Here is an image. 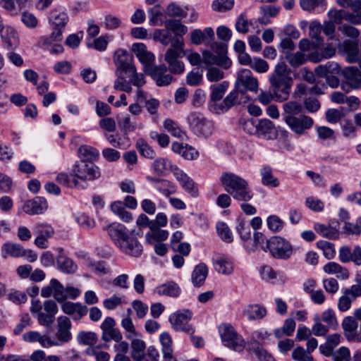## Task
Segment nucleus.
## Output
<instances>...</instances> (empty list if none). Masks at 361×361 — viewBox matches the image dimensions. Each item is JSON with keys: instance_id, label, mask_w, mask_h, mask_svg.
<instances>
[{"instance_id": "nucleus-1", "label": "nucleus", "mask_w": 361, "mask_h": 361, "mask_svg": "<svg viewBox=\"0 0 361 361\" xmlns=\"http://www.w3.org/2000/svg\"><path fill=\"white\" fill-rule=\"evenodd\" d=\"M290 73V70L284 62L277 63L274 72L269 76L271 84L269 90L261 92L258 96L259 102L264 105H268L272 101L277 102L287 101L293 85V79Z\"/></svg>"}, {"instance_id": "nucleus-2", "label": "nucleus", "mask_w": 361, "mask_h": 361, "mask_svg": "<svg viewBox=\"0 0 361 361\" xmlns=\"http://www.w3.org/2000/svg\"><path fill=\"white\" fill-rule=\"evenodd\" d=\"M107 233L115 245L123 254L132 257H140L143 246L133 231L124 225L113 223L106 227Z\"/></svg>"}, {"instance_id": "nucleus-3", "label": "nucleus", "mask_w": 361, "mask_h": 361, "mask_svg": "<svg viewBox=\"0 0 361 361\" xmlns=\"http://www.w3.org/2000/svg\"><path fill=\"white\" fill-rule=\"evenodd\" d=\"M219 181L225 191L237 201L248 202L254 196L248 181L233 172H223L219 178Z\"/></svg>"}, {"instance_id": "nucleus-4", "label": "nucleus", "mask_w": 361, "mask_h": 361, "mask_svg": "<svg viewBox=\"0 0 361 361\" xmlns=\"http://www.w3.org/2000/svg\"><path fill=\"white\" fill-rule=\"evenodd\" d=\"M72 171L75 178L73 180L75 188L81 190L87 188L88 180H94L100 176L99 167L88 161H80L76 163Z\"/></svg>"}, {"instance_id": "nucleus-5", "label": "nucleus", "mask_w": 361, "mask_h": 361, "mask_svg": "<svg viewBox=\"0 0 361 361\" xmlns=\"http://www.w3.org/2000/svg\"><path fill=\"white\" fill-rule=\"evenodd\" d=\"M191 131L198 137L208 138L215 132V126L212 120L198 112H192L187 117Z\"/></svg>"}, {"instance_id": "nucleus-6", "label": "nucleus", "mask_w": 361, "mask_h": 361, "mask_svg": "<svg viewBox=\"0 0 361 361\" xmlns=\"http://www.w3.org/2000/svg\"><path fill=\"white\" fill-rule=\"evenodd\" d=\"M266 247L273 257L283 260L288 259L294 250L290 243L281 236H273L267 240Z\"/></svg>"}, {"instance_id": "nucleus-7", "label": "nucleus", "mask_w": 361, "mask_h": 361, "mask_svg": "<svg viewBox=\"0 0 361 361\" xmlns=\"http://www.w3.org/2000/svg\"><path fill=\"white\" fill-rule=\"evenodd\" d=\"M193 312L189 309L178 310L169 316V321L175 331L195 334V328L190 324Z\"/></svg>"}, {"instance_id": "nucleus-8", "label": "nucleus", "mask_w": 361, "mask_h": 361, "mask_svg": "<svg viewBox=\"0 0 361 361\" xmlns=\"http://www.w3.org/2000/svg\"><path fill=\"white\" fill-rule=\"evenodd\" d=\"M219 331L225 346L238 352L243 350L245 341L231 325L222 324L219 326Z\"/></svg>"}, {"instance_id": "nucleus-9", "label": "nucleus", "mask_w": 361, "mask_h": 361, "mask_svg": "<svg viewBox=\"0 0 361 361\" xmlns=\"http://www.w3.org/2000/svg\"><path fill=\"white\" fill-rule=\"evenodd\" d=\"M235 87L241 94H245L247 91L257 92L259 83L257 79L253 77L250 70L243 69L238 73Z\"/></svg>"}, {"instance_id": "nucleus-10", "label": "nucleus", "mask_w": 361, "mask_h": 361, "mask_svg": "<svg viewBox=\"0 0 361 361\" xmlns=\"http://www.w3.org/2000/svg\"><path fill=\"white\" fill-rule=\"evenodd\" d=\"M114 63L118 75H126L130 72H135L133 56L126 49H121L115 51Z\"/></svg>"}, {"instance_id": "nucleus-11", "label": "nucleus", "mask_w": 361, "mask_h": 361, "mask_svg": "<svg viewBox=\"0 0 361 361\" xmlns=\"http://www.w3.org/2000/svg\"><path fill=\"white\" fill-rule=\"evenodd\" d=\"M33 234L36 236L34 243L42 249L48 247V240L55 233L53 226L47 223L37 222L32 227Z\"/></svg>"}, {"instance_id": "nucleus-12", "label": "nucleus", "mask_w": 361, "mask_h": 361, "mask_svg": "<svg viewBox=\"0 0 361 361\" xmlns=\"http://www.w3.org/2000/svg\"><path fill=\"white\" fill-rule=\"evenodd\" d=\"M341 75L346 81L341 85L342 90L348 92L353 89H361V72L356 66L345 67L341 70Z\"/></svg>"}, {"instance_id": "nucleus-13", "label": "nucleus", "mask_w": 361, "mask_h": 361, "mask_svg": "<svg viewBox=\"0 0 361 361\" xmlns=\"http://www.w3.org/2000/svg\"><path fill=\"white\" fill-rule=\"evenodd\" d=\"M71 328L72 323L68 317L60 316L57 318L56 331L54 336L59 346L68 343L73 339Z\"/></svg>"}, {"instance_id": "nucleus-14", "label": "nucleus", "mask_w": 361, "mask_h": 361, "mask_svg": "<svg viewBox=\"0 0 361 361\" xmlns=\"http://www.w3.org/2000/svg\"><path fill=\"white\" fill-rule=\"evenodd\" d=\"M283 121L298 135L305 134V131L314 125V120L305 114L294 116Z\"/></svg>"}, {"instance_id": "nucleus-15", "label": "nucleus", "mask_w": 361, "mask_h": 361, "mask_svg": "<svg viewBox=\"0 0 361 361\" xmlns=\"http://www.w3.org/2000/svg\"><path fill=\"white\" fill-rule=\"evenodd\" d=\"M167 71V67L163 64L154 66V68H148L147 75H150L156 81L157 86L162 87L169 85L173 80L172 75Z\"/></svg>"}, {"instance_id": "nucleus-16", "label": "nucleus", "mask_w": 361, "mask_h": 361, "mask_svg": "<svg viewBox=\"0 0 361 361\" xmlns=\"http://www.w3.org/2000/svg\"><path fill=\"white\" fill-rule=\"evenodd\" d=\"M49 23L51 29L64 32L65 27L69 21L67 13L61 8H54L49 14Z\"/></svg>"}, {"instance_id": "nucleus-17", "label": "nucleus", "mask_w": 361, "mask_h": 361, "mask_svg": "<svg viewBox=\"0 0 361 361\" xmlns=\"http://www.w3.org/2000/svg\"><path fill=\"white\" fill-rule=\"evenodd\" d=\"M339 260L343 263L353 262L355 265H361V247L355 245L353 250L348 246H343L339 249Z\"/></svg>"}, {"instance_id": "nucleus-18", "label": "nucleus", "mask_w": 361, "mask_h": 361, "mask_svg": "<svg viewBox=\"0 0 361 361\" xmlns=\"http://www.w3.org/2000/svg\"><path fill=\"white\" fill-rule=\"evenodd\" d=\"M133 49L140 62L144 65V71L147 74V69L149 68H154L152 65L154 61V55L147 50V47L143 43H135L133 45Z\"/></svg>"}, {"instance_id": "nucleus-19", "label": "nucleus", "mask_w": 361, "mask_h": 361, "mask_svg": "<svg viewBox=\"0 0 361 361\" xmlns=\"http://www.w3.org/2000/svg\"><path fill=\"white\" fill-rule=\"evenodd\" d=\"M23 209L29 215L41 214L48 209V202L44 197L37 196L26 201Z\"/></svg>"}, {"instance_id": "nucleus-20", "label": "nucleus", "mask_w": 361, "mask_h": 361, "mask_svg": "<svg viewBox=\"0 0 361 361\" xmlns=\"http://www.w3.org/2000/svg\"><path fill=\"white\" fill-rule=\"evenodd\" d=\"M174 176L176 180L179 182L181 187L191 197H197L198 196V188L197 184L185 173H184L182 170L177 169L174 172Z\"/></svg>"}, {"instance_id": "nucleus-21", "label": "nucleus", "mask_w": 361, "mask_h": 361, "mask_svg": "<svg viewBox=\"0 0 361 361\" xmlns=\"http://www.w3.org/2000/svg\"><path fill=\"white\" fill-rule=\"evenodd\" d=\"M214 30L210 27H205L203 30L195 29L190 34L191 42L196 45L203 43L208 46L214 40Z\"/></svg>"}, {"instance_id": "nucleus-22", "label": "nucleus", "mask_w": 361, "mask_h": 361, "mask_svg": "<svg viewBox=\"0 0 361 361\" xmlns=\"http://www.w3.org/2000/svg\"><path fill=\"white\" fill-rule=\"evenodd\" d=\"M228 87L229 82L228 81H223L221 83L212 85L210 86L211 94L208 106L212 112H213V109L216 107L214 104H219V102H221Z\"/></svg>"}, {"instance_id": "nucleus-23", "label": "nucleus", "mask_w": 361, "mask_h": 361, "mask_svg": "<svg viewBox=\"0 0 361 361\" xmlns=\"http://www.w3.org/2000/svg\"><path fill=\"white\" fill-rule=\"evenodd\" d=\"M283 121L301 115L304 112V107L302 103L296 100H290L283 103L282 106Z\"/></svg>"}, {"instance_id": "nucleus-24", "label": "nucleus", "mask_w": 361, "mask_h": 361, "mask_svg": "<svg viewBox=\"0 0 361 361\" xmlns=\"http://www.w3.org/2000/svg\"><path fill=\"white\" fill-rule=\"evenodd\" d=\"M328 14L331 18L334 20L335 23H338L342 19H344L354 25L361 24V13H352L343 10H330Z\"/></svg>"}, {"instance_id": "nucleus-25", "label": "nucleus", "mask_w": 361, "mask_h": 361, "mask_svg": "<svg viewBox=\"0 0 361 361\" xmlns=\"http://www.w3.org/2000/svg\"><path fill=\"white\" fill-rule=\"evenodd\" d=\"M239 93H240V91L235 87L224 100L219 102V104H214L216 107L213 109V112L215 114L224 113L235 106L238 103Z\"/></svg>"}, {"instance_id": "nucleus-26", "label": "nucleus", "mask_w": 361, "mask_h": 361, "mask_svg": "<svg viewBox=\"0 0 361 361\" xmlns=\"http://www.w3.org/2000/svg\"><path fill=\"white\" fill-rule=\"evenodd\" d=\"M1 32V39L5 49L13 50L18 46V32L13 27L10 26L3 27Z\"/></svg>"}, {"instance_id": "nucleus-27", "label": "nucleus", "mask_w": 361, "mask_h": 361, "mask_svg": "<svg viewBox=\"0 0 361 361\" xmlns=\"http://www.w3.org/2000/svg\"><path fill=\"white\" fill-rule=\"evenodd\" d=\"M271 334L267 330L259 329L254 331L250 336V341L247 344V350L251 351L252 350L263 348L262 342L267 340Z\"/></svg>"}, {"instance_id": "nucleus-28", "label": "nucleus", "mask_w": 361, "mask_h": 361, "mask_svg": "<svg viewBox=\"0 0 361 361\" xmlns=\"http://www.w3.org/2000/svg\"><path fill=\"white\" fill-rule=\"evenodd\" d=\"M159 340L162 345V354L164 361H177L173 356L172 338L167 332H163L159 336Z\"/></svg>"}, {"instance_id": "nucleus-29", "label": "nucleus", "mask_w": 361, "mask_h": 361, "mask_svg": "<svg viewBox=\"0 0 361 361\" xmlns=\"http://www.w3.org/2000/svg\"><path fill=\"white\" fill-rule=\"evenodd\" d=\"M208 267L204 263L196 265L191 274V281L195 287H200L204 283L208 275Z\"/></svg>"}, {"instance_id": "nucleus-30", "label": "nucleus", "mask_w": 361, "mask_h": 361, "mask_svg": "<svg viewBox=\"0 0 361 361\" xmlns=\"http://www.w3.org/2000/svg\"><path fill=\"white\" fill-rule=\"evenodd\" d=\"M154 293L159 295L177 298L181 293L180 286L173 281H169L156 287Z\"/></svg>"}, {"instance_id": "nucleus-31", "label": "nucleus", "mask_w": 361, "mask_h": 361, "mask_svg": "<svg viewBox=\"0 0 361 361\" xmlns=\"http://www.w3.org/2000/svg\"><path fill=\"white\" fill-rule=\"evenodd\" d=\"M257 135L268 140L276 137V129L272 121L269 119H262L257 121Z\"/></svg>"}, {"instance_id": "nucleus-32", "label": "nucleus", "mask_w": 361, "mask_h": 361, "mask_svg": "<svg viewBox=\"0 0 361 361\" xmlns=\"http://www.w3.org/2000/svg\"><path fill=\"white\" fill-rule=\"evenodd\" d=\"M334 222H332L329 226H326L322 224L315 223L314 224V231L322 235L324 238L335 240L337 239L339 236L338 228H336V226H334Z\"/></svg>"}, {"instance_id": "nucleus-33", "label": "nucleus", "mask_w": 361, "mask_h": 361, "mask_svg": "<svg viewBox=\"0 0 361 361\" xmlns=\"http://www.w3.org/2000/svg\"><path fill=\"white\" fill-rule=\"evenodd\" d=\"M243 314L250 321L259 320L267 315V310L259 304L250 305L244 309Z\"/></svg>"}, {"instance_id": "nucleus-34", "label": "nucleus", "mask_w": 361, "mask_h": 361, "mask_svg": "<svg viewBox=\"0 0 361 361\" xmlns=\"http://www.w3.org/2000/svg\"><path fill=\"white\" fill-rule=\"evenodd\" d=\"M184 47V43L181 42L180 39L176 37L175 39L173 40V44L171 48H169L166 54H165V61L167 63H171L176 61H178L179 57H181L183 49Z\"/></svg>"}, {"instance_id": "nucleus-35", "label": "nucleus", "mask_w": 361, "mask_h": 361, "mask_svg": "<svg viewBox=\"0 0 361 361\" xmlns=\"http://www.w3.org/2000/svg\"><path fill=\"white\" fill-rule=\"evenodd\" d=\"M215 270L224 275H231L233 272V264L227 257L219 256L214 259Z\"/></svg>"}, {"instance_id": "nucleus-36", "label": "nucleus", "mask_w": 361, "mask_h": 361, "mask_svg": "<svg viewBox=\"0 0 361 361\" xmlns=\"http://www.w3.org/2000/svg\"><path fill=\"white\" fill-rule=\"evenodd\" d=\"M56 260L57 269L64 274H74L78 269L77 264L66 256L57 255Z\"/></svg>"}, {"instance_id": "nucleus-37", "label": "nucleus", "mask_w": 361, "mask_h": 361, "mask_svg": "<svg viewBox=\"0 0 361 361\" xmlns=\"http://www.w3.org/2000/svg\"><path fill=\"white\" fill-rule=\"evenodd\" d=\"M261 183L263 185L269 188H277L280 182L277 178L273 174V169L269 166H265L260 169Z\"/></svg>"}, {"instance_id": "nucleus-38", "label": "nucleus", "mask_w": 361, "mask_h": 361, "mask_svg": "<svg viewBox=\"0 0 361 361\" xmlns=\"http://www.w3.org/2000/svg\"><path fill=\"white\" fill-rule=\"evenodd\" d=\"M203 62L206 64H216L224 67L225 69L231 66V61L229 59H223L214 54L210 51H204L202 52Z\"/></svg>"}, {"instance_id": "nucleus-39", "label": "nucleus", "mask_w": 361, "mask_h": 361, "mask_svg": "<svg viewBox=\"0 0 361 361\" xmlns=\"http://www.w3.org/2000/svg\"><path fill=\"white\" fill-rule=\"evenodd\" d=\"M264 240L265 237L262 233L255 232L253 235V242H252L250 239V241H248L247 243H243V247L249 253L255 252L259 247L264 252H267L266 245H264Z\"/></svg>"}, {"instance_id": "nucleus-40", "label": "nucleus", "mask_w": 361, "mask_h": 361, "mask_svg": "<svg viewBox=\"0 0 361 361\" xmlns=\"http://www.w3.org/2000/svg\"><path fill=\"white\" fill-rule=\"evenodd\" d=\"M344 334L348 341H354L356 336L357 323L352 317H345L342 322Z\"/></svg>"}, {"instance_id": "nucleus-41", "label": "nucleus", "mask_w": 361, "mask_h": 361, "mask_svg": "<svg viewBox=\"0 0 361 361\" xmlns=\"http://www.w3.org/2000/svg\"><path fill=\"white\" fill-rule=\"evenodd\" d=\"M146 343L139 338H134L131 341V357L134 361H140L145 353Z\"/></svg>"}, {"instance_id": "nucleus-42", "label": "nucleus", "mask_w": 361, "mask_h": 361, "mask_svg": "<svg viewBox=\"0 0 361 361\" xmlns=\"http://www.w3.org/2000/svg\"><path fill=\"white\" fill-rule=\"evenodd\" d=\"M172 167L171 162L166 158H158L152 164V168L154 173L158 176H165Z\"/></svg>"}, {"instance_id": "nucleus-43", "label": "nucleus", "mask_w": 361, "mask_h": 361, "mask_svg": "<svg viewBox=\"0 0 361 361\" xmlns=\"http://www.w3.org/2000/svg\"><path fill=\"white\" fill-rule=\"evenodd\" d=\"M80 161L93 163L99 157V151L92 147L82 145L78 149Z\"/></svg>"}, {"instance_id": "nucleus-44", "label": "nucleus", "mask_w": 361, "mask_h": 361, "mask_svg": "<svg viewBox=\"0 0 361 361\" xmlns=\"http://www.w3.org/2000/svg\"><path fill=\"white\" fill-rule=\"evenodd\" d=\"M295 326L296 324L293 319H286L284 321L283 326L275 329L274 334L277 338H281L284 336H292L295 331Z\"/></svg>"}, {"instance_id": "nucleus-45", "label": "nucleus", "mask_w": 361, "mask_h": 361, "mask_svg": "<svg viewBox=\"0 0 361 361\" xmlns=\"http://www.w3.org/2000/svg\"><path fill=\"white\" fill-rule=\"evenodd\" d=\"M23 252V247L18 243H5L2 245V255L4 257L9 255L12 257H22Z\"/></svg>"}, {"instance_id": "nucleus-46", "label": "nucleus", "mask_w": 361, "mask_h": 361, "mask_svg": "<svg viewBox=\"0 0 361 361\" xmlns=\"http://www.w3.org/2000/svg\"><path fill=\"white\" fill-rule=\"evenodd\" d=\"M77 341L80 345H94L98 341L97 334L92 331H80L76 336Z\"/></svg>"}, {"instance_id": "nucleus-47", "label": "nucleus", "mask_w": 361, "mask_h": 361, "mask_svg": "<svg viewBox=\"0 0 361 361\" xmlns=\"http://www.w3.org/2000/svg\"><path fill=\"white\" fill-rule=\"evenodd\" d=\"M149 22L152 26H161L165 21L164 15L160 9V6L157 5L148 11Z\"/></svg>"}, {"instance_id": "nucleus-48", "label": "nucleus", "mask_w": 361, "mask_h": 361, "mask_svg": "<svg viewBox=\"0 0 361 361\" xmlns=\"http://www.w3.org/2000/svg\"><path fill=\"white\" fill-rule=\"evenodd\" d=\"M154 188L166 197L175 194L177 190V186L166 179L161 180L159 184L154 185Z\"/></svg>"}, {"instance_id": "nucleus-49", "label": "nucleus", "mask_w": 361, "mask_h": 361, "mask_svg": "<svg viewBox=\"0 0 361 361\" xmlns=\"http://www.w3.org/2000/svg\"><path fill=\"white\" fill-rule=\"evenodd\" d=\"M301 8L307 11H313L316 9L324 11L326 9V1L325 0H300Z\"/></svg>"}, {"instance_id": "nucleus-50", "label": "nucleus", "mask_w": 361, "mask_h": 361, "mask_svg": "<svg viewBox=\"0 0 361 361\" xmlns=\"http://www.w3.org/2000/svg\"><path fill=\"white\" fill-rule=\"evenodd\" d=\"M355 281L357 284L353 285L350 288H345L341 290L342 293L350 300L351 303L358 297L361 296V277H357Z\"/></svg>"}, {"instance_id": "nucleus-51", "label": "nucleus", "mask_w": 361, "mask_h": 361, "mask_svg": "<svg viewBox=\"0 0 361 361\" xmlns=\"http://www.w3.org/2000/svg\"><path fill=\"white\" fill-rule=\"evenodd\" d=\"M136 148L140 155L145 158L152 159L156 157L155 151L145 140L142 138L137 140Z\"/></svg>"}, {"instance_id": "nucleus-52", "label": "nucleus", "mask_w": 361, "mask_h": 361, "mask_svg": "<svg viewBox=\"0 0 361 361\" xmlns=\"http://www.w3.org/2000/svg\"><path fill=\"white\" fill-rule=\"evenodd\" d=\"M236 231L243 243H247L250 241L251 231L250 226L246 224L244 220L238 219L236 225Z\"/></svg>"}, {"instance_id": "nucleus-53", "label": "nucleus", "mask_w": 361, "mask_h": 361, "mask_svg": "<svg viewBox=\"0 0 361 361\" xmlns=\"http://www.w3.org/2000/svg\"><path fill=\"white\" fill-rule=\"evenodd\" d=\"M164 126L169 133L176 137L183 138V136L185 135V131L172 119H166L164 123Z\"/></svg>"}, {"instance_id": "nucleus-54", "label": "nucleus", "mask_w": 361, "mask_h": 361, "mask_svg": "<svg viewBox=\"0 0 361 361\" xmlns=\"http://www.w3.org/2000/svg\"><path fill=\"white\" fill-rule=\"evenodd\" d=\"M169 237V232L166 230H157L155 232H148L145 234V240L149 245L164 241Z\"/></svg>"}, {"instance_id": "nucleus-55", "label": "nucleus", "mask_w": 361, "mask_h": 361, "mask_svg": "<svg viewBox=\"0 0 361 361\" xmlns=\"http://www.w3.org/2000/svg\"><path fill=\"white\" fill-rule=\"evenodd\" d=\"M50 284L52 286L54 299L59 302H64L66 300V297L64 296L65 287L63 284L56 279H52L50 281Z\"/></svg>"}, {"instance_id": "nucleus-56", "label": "nucleus", "mask_w": 361, "mask_h": 361, "mask_svg": "<svg viewBox=\"0 0 361 361\" xmlns=\"http://www.w3.org/2000/svg\"><path fill=\"white\" fill-rule=\"evenodd\" d=\"M153 37L154 40L159 41L164 46L170 43L171 45L173 44V36H171V34L166 28L155 30Z\"/></svg>"}, {"instance_id": "nucleus-57", "label": "nucleus", "mask_w": 361, "mask_h": 361, "mask_svg": "<svg viewBox=\"0 0 361 361\" xmlns=\"http://www.w3.org/2000/svg\"><path fill=\"white\" fill-rule=\"evenodd\" d=\"M321 321L325 322L329 328L335 330L338 326V321L335 312L333 309L329 308L322 314Z\"/></svg>"}, {"instance_id": "nucleus-58", "label": "nucleus", "mask_w": 361, "mask_h": 361, "mask_svg": "<svg viewBox=\"0 0 361 361\" xmlns=\"http://www.w3.org/2000/svg\"><path fill=\"white\" fill-rule=\"evenodd\" d=\"M267 224L269 230L274 233H279L284 227V221L276 215H270L267 219Z\"/></svg>"}, {"instance_id": "nucleus-59", "label": "nucleus", "mask_w": 361, "mask_h": 361, "mask_svg": "<svg viewBox=\"0 0 361 361\" xmlns=\"http://www.w3.org/2000/svg\"><path fill=\"white\" fill-rule=\"evenodd\" d=\"M62 31L59 30L52 29V32L50 35L43 36L40 39V42L42 45H51L58 43L62 40Z\"/></svg>"}, {"instance_id": "nucleus-60", "label": "nucleus", "mask_w": 361, "mask_h": 361, "mask_svg": "<svg viewBox=\"0 0 361 361\" xmlns=\"http://www.w3.org/2000/svg\"><path fill=\"white\" fill-rule=\"evenodd\" d=\"M345 116L344 108L329 109L326 112V119L330 123H336Z\"/></svg>"}, {"instance_id": "nucleus-61", "label": "nucleus", "mask_w": 361, "mask_h": 361, "mask_svg": "<svg viewBox=\"0 0 361 361\" xmlns=\"http://www.w3.org/2000/svg\"><path fill=\"white\" fill-rule=\"evenodd\" d=\"M216 231L223 241L228 243L233 242L232 233L226 223H218L216 225Z\"/></svg>"}, {"instance_id": "nucleus-62", "label": "nucleus", "mask_w": 361, "mask_h": 361, "mask_svg": "<svg viewBox=\"0 0 361 361\" xmlns=\"http://www.w3.org/2000/svg\"><path fill=\"white\" fill-rule=\"evenodd\" d=\"M317 246L323 251V254L326 259H331L334 257L336 251L333 243L325 240H319L317 243Z\"/></svg>"}, {"instance_id": "nucleus-63", "label": "nucleus", "mask_w": 361, "mask_h": 361, "mask_svg": "<svg viewBox=\"0 0 361 361\" xmlns=\"http://www.w3.org/2000/svg\"><path fill=\"white\" fill-rule=\"evenodd\" d=\"M286 59L293 68L299 67L306 61L305 55L300 51L294 54L288 53L286 56Z\"/></svg>"}, {"instance_id": "nucleus-64", "label": "nucleus", "mask_w": 361, "mask_h": 361, "mask_svg": "<svg viewBox=\"0 0 361 361\" xmlns=\"http://www.w3.org/2000/svg\"><path fill=\"white\" fill-rule=\"evenodd\" d=\"M291 356L295 361H313V357L301 346L295 348Z\"/></svg>"}]
</instances>
